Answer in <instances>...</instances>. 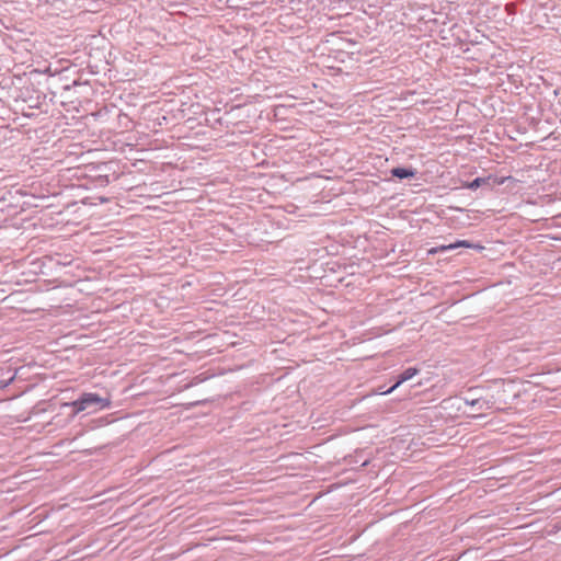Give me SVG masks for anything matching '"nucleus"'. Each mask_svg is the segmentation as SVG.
Masks as SVG:
<instances>
[{
	"instance_id": "1",
	"label": "nucleus",
	"mask_w": 561,
	"mask_h": 561,
	"mask_svg": "<svg viewBox=\"0 0 561 561\" xmlns=\"http://www.w3.org/2000/svg\"><path fill=\"white\" fill-rule=\"evenodd\" d=\"M112 404L110 397H101L94 392H83L77 400L64 403L65 408L72 409V416L85 412L93 414L108 409Z\"/></svg>"
},
{
	"instance_id": "2",
	"label": "nucleus",
	"mask_w": 561,
	"mask_h": 561,
	"mask_svg": "<svg viewBox=\"0 0 561 561\" xmlns=\"http://www.w3.org/2000/svg\"><path fill=\"white\" fill-rule=\"evenodd\" d=\"M466 404L474 408L477 411L481 412L484 410H491L494 408L495 402L493 398H478V399H465Z\"/></svg>"
},
{
	"instance_id": "3",
	"label": "nucleus",
	"mask_w": 561,
	"mask_h": 561,
	"mask_svg": "<svg viewBox=\"0 0 561 561\" xmlns=\"http://www.w3.org/2000/svg\"><path fill=\"white\" fill-rule=\"evenodd\" d=\"M419 374V369L417 368H414V367H409L407 368L400 376H399V379L398 381L391 387L389 388L388 390L383 391L382 393L383 394H389L391 393L396 388H398L401 383L410 380L411 378H413L415 375Z\"/></svg>"
},
{
	"instance_id": "4",
	"label": "nucleus",
	"mask_w": 561,
	"mask_h": 561,
	"mask_svg": "<svg viewBox=\"0 0 561 561\" xmlns=\"http://www.w3.org/2000/svg\"><path fill=\"white\" fill-rule=\"evenodd\" d=\"M391 174L399 179L413 178L415 175V171L412 169L405 168H393L391 170Z\"/></svg>"
},
{
	"instance_id": "5",
	"label": "nucleus",
	"mask_w": 561,
	"mask_h": 561,
	"mask_svg": "<svg viewBox=\"0 0 561 561\" xmlns=\"http://www.w3.org/2000/svg\"><path fill=\"white\" fill-rule=\"evenodd\" d=\"M484 182H485V180L483 178H477L472 182H470L467 185V187L470 188V190H476V188H478Z\"/></svg>"
},
{
	"instance_id": "6",
	"label": "nucleus",
	"mask_w": 561,
	"mask_h": 561,
	"mask_svg": "<svg viewBox=\"0 0 561 561\" xmlns=\"http://www.w3.org/2000/svg\"><path fill=\"white\" fill-rule=\"evenodd\" d=\"M458 247L471 248L472 245L468 241L462 240V241L456 242L455 244H450V245L446 247L445 249H456Z\"/></svg>"
}]
</instances>
